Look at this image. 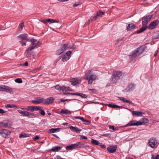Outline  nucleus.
I'll list each match as a JSON object with an SVG mask.
<instances>
[{
  "label": "nucleus",
  "instance_id": "f257e3e1",
  "mask_svg": "<svg viewBox=\"0 0 159 159\" xmlns=\"http://www.w3.org/2000/svg\"><path fill=\"white\" fill-rule=\"evenodd\" d=\"M97 77L96 75L93 74V71L92 70H88L85 74L84 79L88 80V84H91L96 80Z\"/></svg>",
  "mask_w": 159,
  "mask_h": 159
},
{
  "label": "nucleus",
  "instance_id": "f03ea898",
  "mask_svg": "<svg viewBox=\"0 0 159 159\" xmlns=\"http://www.w3.org/2000/svg\"><path fill=\"white\" fill-rule=\"evenodd\" d=\"M145 50L144 47L142 46L135 49L130 53L129 55V57L133 60L136 57H138L141 55L144 52ZM133 61V60H132Z\"/></svg>",
  "mask_w": 159,
  "mask_h": 159
},
{
  "label": "nucleus",
  "instance_id": "7ed1b4c3",
  "mask_svg": "<svg viewBox=\"0 0 159 159\" xmlns=\"http://www.w3.org/2000/svg\"><path fill=\"white\" fill-rule=\"evenodd\" d=\"M122 72L120 71H116L114 72L111 77L112 81L114 83H116L121 77Z\"/></svg>",
  "mask_w": 159,
  "mask_h": 159
},
{
  "label": "nucleus",
  "instance_id": "20e7f679",
  "mask_svg": "<svg viewBox=\"0 0 159 159\" xmlns=\"http://www.w3.org/2000/svg\"><path fill=\"white\" fill-rule=\"evenodd\" d=\"M29 41L31 43V46L29 48L30 50H33L37 48L41 44L37 40L33 39H30Z\"/></svg>",
  "mask_w": 159,
  "mask_h": 159
},
{
  "label": "nucleus",
  "instance_id": "39448f33",
  "mask_svg": "<svg viewBox=\"0 0 159 159\" xmlns=\"http://www.w3.org/2000/svg\"><path fill=\"white\" fill-rule=\"evenodd\" d=\"M22 40L21 41H20V42L21 43L22 46L26 45V42L27 41H29L30 39H28V35L27 34H23L20 35L18 36Z\"/></svg>",
  "mask_w": 159,
  "mask_h": 159
},
{
  "label": "nucleus",
  "instance_id": "423d86ee",
  "mask_svg": "<svg viewBox=\"0 0 159 159\" xmlns=\"http://www.w3.org/2000/svg\"><path fill=\"white\" fill-rule=\"evenodd\" d=\"M153 15H148L144 16L142 18V25L143 26H145L148 24V22L149 21L152 16Z\"/></svg>",
  "mask_w": 159,
  "mask_h": 159
},
{
  "label": "nucleus",
  "instance_id": "0eeeda50",
  "mask_svg": "<svg viewBox=\"0 0 159 159\" xmlns=\"http://www.w3.org/2000/svg\"><path fill=\"white\" fill-rule=\"evenodd\" d=\"M11 132L9 130L3 129H0V135L3 137L7 138V137L11 134Z\"/></svg>",
  "mask_w": 159,
  "mask_h": 159
},
{
  "label": "nucleus",
  "instance_id": "6e6552de",
  "mask_svg": "<svg viewBox=\"0 0 159 159\" xmlns=\"http://www.w3.org/2000/svg\"><path fill=\"white\" fill-rule=\"evenodd\" d=\"M13 91L12 89L8 86L0 85V91H5L7 92L11 93Z\"/></svg>",
  "mask_w": 159,
  "mask_h": 159
},
{
  "label": "nucleus",
  "instance_id": "1a4fd4ad",
  "mask_svg": "<svg viewBox=\"0 0 159 159\" xmlns=\"http://www.w3.org/2000/svg\"><path fill=\"white\" fill-rule=\"evenodd\" d=\"M32 50H30L28 48L25 52V57L29 59L34 58V53L30 52Z\"/></svg>",
  "mask_w": 159,
  "mask_h": 159
},
{
  "label": "nucleus",
  "instance_id": "9d476101",
  "mask_svg": "<svg viewBox=\"0 0 159 159\" xmlns=\"http://www.w3.org/2000/svg\"><path fill=\"white\" fill-rule=\"evenodd\" d=\"M157 144V141L155 138H152L149 140L148 145L152 148H154Z\"/></svg>",
  "mask_w": 159,
  "mask_h": 159
},
{
  "label": "nucleus",
  "instance_id": "9b49d317",
  "mask_svg": "<svg viewBox=\"0 0 159 159\" xmlns=\"http://www.w3.org/2000/svg\"><path fill=\"white\" fill-rule=\"evenodd\" d=\"M159 23V20L157 19L152 22L148 26L149 29L152 30L156 26L158 25Z\"/></svg>",
  "mask_w": 159,
  "mask_h": 159
},
{
  "label": "nucleus",
  "instance_id": "f8f14e48",
  "mask_svg": "<svg viewBox=\"0 0 159 159\" xmlns=\"http://www.w3.org/2000/svg\"><path fill=\"white\" fill-rule=\"evenodd\" d=\"M141 125V123L139 122V121L136 120H133L130 121L128 124L126 125L125 126L126 127L130 126H139Z\"/></svg>",
  "mask_w": 159,
  "mask_h": 159
},
{
  "label": "nucleus",
  "instance_id": "ddd939ff",
  "mask_svg": "<svg viewBox=\"0 0 159 159\" xmlns=\"http://www.w3.org/2000/svg\"><path fill=\"white\" fill-rule=\"evenodd\" d=\"M72 53V51H69L67 52L66 54L63 56L61 60L63 61H65L68 60L71 56Z\"/></svg>",
  "mask_w": 159,
  "mask_h": 159
},
{
  "label": "nucleus",
  "instance_id": "4468645a",
  "mask_svg": "<svg viewBox=\"0 0 159 159\" xmlns=\"http://www.w3.org/2000/svg\"><path fill=\"white\" fill-rule=\"evenodd\" d=\"M18 112L22 114L23 116L28 117L29 116H34V114L33 113H30L29 112L25 111H23L21 110H18Z\"/></svg>",
  "mask_w": 159,
  "mask_h": 159
},
{
  "label": "nucleus",
  "instance_id": "2eb2a0df",
  "mask_svg": "<svg viewBox=\"0 0 159 159\" xmlns=\"http://www.w3.org/2000/svg\"><path fill=\"white\" fill-rule=\"evenodd\" d=\"M43 107H41L30 106L27 107V110L31 111H37L38 110H42Z\"/></svg>",
  "mask_w": 159,
  "mask_h": 159
},
{
  "label": "nucleus",
  "instance_id": "dca6fc26",
  "mask_svg": "<svg viewBox=\"0 0 159 159\" xmlns=\"http://www.w3.org/2000/svg\"><path fill=\"white\" fill-rule=\"evenodd\" d=\"M117 148V145L111 146L107 148V150L110 153H113L116 151Z\"/></svg>",
  "mask_w": 159,
  "mask_h": 159
},
{
  "label": "nucleus",
  "instance_id": "f3484780",
  "mask_svg": "<svg viewBox=\"0 0 159 159\" xmlns=\"http://www.w3.org/2000/svg\"><path fill=\"white\" fill-rule=\"evenodd\" d=\"M44 100L43 98H42L38 97L35 100H32L31 102L34 104H38L42 102Z\"/></svg>",
  "mask_w": 159,
  "mask_h": 159
},
{
  "label": "nucleus",
  "instance_id": "a211bd4d",
  "mask_svg": "<svg viewBox=\"0 0 159 159\" xmlns=\"http://www.w3.org/2000/svg\"><path fill=\"white\" fill-rule=\"evenodd\" d=\"M75 144L76 148H83L85 147H89V145H86L82 142H78Z\"/></svg>",
  "mask_w": 159,
  "mask_h": 159
},
{
  "label": "nucleus",
  "instance_id": "6ab92c4d",
  "mask_svg": "<svg viewBox=\"0 0 159 159\" xmlns=\"http://www.w3.org/2000/svg\"><path fill=\"white\" fill-rule=\"evenodd\" d=\"M66 45H63L61 46V48L57 51V54L59 55L66 50Z\"/></svg>",
  "mask_w": 159,
  "mask_h": 159
},
{
  "label": "nucleus",
  "instance_id": "aec40b11",
  "mask_svg": "<svg viewBox=\"0 0 159 159\" xmlns=\"http://www.w3.org/2000/svg\"><path fill=\"white\" fill-rule=\"evenodd\" d=\"M134 84L131 83L124 90L125 91L128 92L131 91L134 89Z\"/></svg>",
  "mask_w": 159,
  "mask_h": 159
},
{
  "label": "nucleus",
  "instance_id": "412c9836",
  "mask_svg": "<svg viewBox=\"0 0 159 159\" xmlns=\"http://www.w3.org/2000/svg\"><path fill=\"white\" fill-rule=\"evenodd\" d=\"M54 100V98L53 97H51L46 99L43 103L45 104H49L52 103Z\"/></svg>",
  "mask_w": 159,
  "mask_h": 159
},
{
  "label": "nucleus",
  "instance_id": "4be33fe9",
  "mask_svg": "<svg viewBox=\"0 0 159 159\" xmlns=\"http://www.w3.org/2000/svg\"><path fill=\"white\" fill-rule=\"evenodd\" d=\"M105 13L104 12L100 10L97 12L95 16H94V17L95 18L96 20L97 19L100 18H101L102 16L104 15Z\"/></svg>",
  "mask_w": 159,
  "mask_h": 159
},
{
  "label": "nucleus",
  "instance_id": "5701e85b",
  "mask_svg": "<svg viewBox=\"0 0 159 159\" xmlns=\"http://www.w3.org/2000/svg\"><path fill=\"white\" fill-rule=\"evenodd\" d=\"M131 112L132 115L135 116H141L142 115L144 114V113L139 111H132Z\"/></svg>",
  "mask_w": 159,
  "mask_h": 159
},
{
  "label": "nucleus",
  "instance_id": "b1692460",
  "mask_svg": "<svg viewBox=\"0 0 159 159\" xmlns=\"http://www.w3.org/2000/svg\"><path fill=\"white\" fill-rule=\"evenodd\" d=\"M11 125L8 122L4 123L1 122L0 123V127L3 128H9L11 127Z\"/></svg>",
  "mask_w": 159,
  "mask_h": 159
},
{
  "label": "nucleus",
  "instance_id": "393cba45",
  "mask_svg": "<svg viewBox=\"0 0 159 159\" xmlns=\"http://www.w3.org/2000/svg\"><path fill=\"white\" fill-rule=\"evenodd\" d=\"M137 26L133 24H129L128 25L126 29L127 31H129L134 29Z\"/></svg>",
  "mask_w": 159,
  "mask_h": 159
},
{
  "label": "nucleus",
  "instance_id": "a878e982",
  "mask_svg": "<svg viewBox=\"0 0 159 159\" xmlns=\"http://www.w3.org/2000/svg\"><path fill=\"white\" fill-rule=\"evenodd\" d=\"M76 148L75 144H72L71 145L67 146L66 147V149L68 150H72Z\"/></svg>",
  "mask_w": 159,
  "mask_h": 159
},
{
  "label": "nucleus",
  "instance_id": "bb28decb",
  "mask_svg": "<svg viewBox=\"0 0 159 159\" xmlns=\"http://www.w3.org/2000/svg\"><path fill=\"white\" fill-rule=\"evenodd\" d=\"M70 129L72 131L75 132L76 133H78L80 132L81 131L82 129H79L78 128V127H74L72 126H71L70 127Z\"/></svg>",
  "mask_w": 159,
  "mask_h": 159
},
{
  "label": "nucleus",
  "instance_id": "cd10ccee",
  "mask_svg": "<svg viewBox=\"0 0 159 159\" xmlns=\"http://www.w3.org/2000/svg\"><path fill=\"white\" fill-rule=\"evenodd\" d=\"M59 20H55L51 19H46V23H48L50 24L54 23H59Z\"/></svg>",
  "mask_w": 159,
  "mask_h": 159
},
{
  "label": "nucleus",
  "instance_id": "c85d7f7f",
  "mask_svg": "<svg viewBox=\"0 0 159 159\" xmlns=\"http://www.w3.org/2000/svg\"><path fill=\"white\" fill-rule=\"evenodd\" d=\"M148 28L147 26H143L142 28L139 30H138L136 32V33L137 34H139L144 31L147 28Z\"/></svg>",
  "mask_w": 159,
  "mask_h": 159
},
{
  "label": "nucleus",
  "instance_id": "c756f323",
  "mask_svg": "<svg viewBox=\"0 0 159 159\" xmlns=\"http://www.w3.org/2000/svg\"><path fill=\"white\" fill-rule=\"evenodd\" d=\"M71 84L73 85H76L79 84V80L77 78H73L71 81Z\"/></svg>",
  "mask_w": 159,
  "mask_h": 159
},
{
  "label": "nucleus",
  "instance_id": "7c9ffc66",
  "mask_svg": "<svg viewBox=\"0 0 159 159\" xmlns=\"http://www.w3.org/2000/svg\"><path fill=\"white\" fill-rule=\"evenodd\" d=\"M62 147L58 146H56L52 147V150L53 152H57L61 150Z\"/></svg>",
  "mask_w": 159,
  "mask_h": 159
},
{
  "label": "nucleus",
  "instance_id": "2f4dec72",
  "mask_svg": "<svg viewBox=\"0 0 159 159\" xmlns=\"http://www.w3.org/2000/svg\"><path fill=\"white\" fill-rule=\"evenodd\" d=\"M61 90L63 92H66L67 91H71V89L69 87L63 86L61 87Z\"/></svg>",
  "mask_w": 159,
  "mask_h": 159
},
{
  "label": "nucleus",
  "instance_id": "473e14b6",
  "mask_svg": "<svg viewBox=\"0 0 159 159\" xmlns=\"http://www.w3.org/2000/svg\"><path fill=\"white\" fill-rule=\"evenodd\" d=\"M60 112L61 113L66 115H70L71 114V112L68 110H64L62 109L61 110Z\"/></svg>",
  "mask_w": 159,
  "mask_h": 159
},
{
  "label": "nucleus",
  "instance_id": "72a5a7b5",
  "mask_svg": "<svg viewBox=\"0 0 159 159\" xmlns=\"http://www.w3.org/2000/svg\"><path fill=\"white\" fill-rule=\"evenodd\" d=\"M60 128H52L48 130V133H54L56 132H58L60 130Z\"/></svg>",
  "mask_w": 159,
  "mask_h": 159
},
{
  "label": "nucleus",
  "instance_id": "f704fd0d",
  "mask_svg": "<svg viewBox=\"0 0 159 159\" xmlns=\"http://www.w3.org/2000/svg\"><path fill=\"white\" fill-rule=\"evenodd\" d=\"M139 121L141 123V125L143 123H148L149 121L148 119L146 118H142V119H140Z\"/></svg>",
  "mask_w": 159,
  "mask_h": 159
},
{
  "label": "nucleus",
  "instance_id": "c9c22d12",
  "mask_svg": "<svg viewBox=\"0 0 159 159\" xmlns=\"http://www.w3.org/2000/svg\"><path fill=\"white\" fill-rule=\"evenodd\" d=\"M95 18L94 16H92L91 17L90 19L88 20V22L86 23V24L87 25H89L90 22H92V21L95 20Z\"/></svg>",
  "mask_w": 159,
  "mask_h": 159
},
{
  "label": "nucleus",
  "instance_id": "e433bc0d",
  "mask_svg": "<svg viewBox=\"0 0 159 159\" xmlns=\"http://www.w3.org/2000/svg\"><path fill=\"white\" fill-rule=\"evenodd\" d=\"M16 107H17V105L13 104H8L5 105V107L7 108H13Z\"/></svg>",
  "mask_w": 159,
  "mask_h": 159
},
{
  "label": "nucleus",
  "instance_id": "4c0bfd02",
  "mask_svg": "<svg viewBox=\"0 0 159 159\" xmlns=\"http://www.w3.org/2000/svg\"><path fill=\"white\" fill-rule=\"evenodd\" d=\"M30 135L29 134H26L25 133L21 134H20L19 137L20 138L28 137H30Z\"/></svg>",
  "mask_w": 159,
  "mask_h": 159
},
{
  "label": "nucleus",
  "instance_id": "58836bf2",
  "mask_svg": "<svg viewBox=\"0 0 159 159\" xmlns=\"http://www.w3.org/2000/svg\"><path fill=\"white\" fill-rule=\"evenodd\" d=\"M91 143L95 145H98L100 144V142L98 141L93 139H91Z\"/></svg>",
  "mask_w": 159,
  "mask_h": 159
},
{
  "label": "nucleus",
  "instance_id": "ea45409f",
  "mask_svg": "<svg viewBox=\"0 0 159 159\" xmlns=\"http://www.w3.org/2000/svg\"><path fill=\"white\" fill-rule=\"evenodd\" d=\"M75 94V95L79 96L83 98H86L87 97L86 95L82 93H76Z\"/></svg>",
  "mask_w": 159,
  "mask_h": 159
},
{
  "label": "nucleus",
  "instance_id": "a19ab883",
  "mask_svg": "<svg viewBox=\"0 0 159 159\" xmlns=\"http://www.w3.org/2000/svg\"><path fill=\"white\" fill-rule=\"evenodd\" d=\"M124 39L123 38L119 39H117L116 41V43H115L116 44H118L120 43V42H121L120 43H122L124 42Z\"/></svg>",
  "mask_w": 159,
  "mask_h": 159
},
{
  "label": "nucleus",
  "instance_id": "79ce46f5",
  "mask_svg": "<svg viewBox=\"0 0 159 159\" xmlns=\"http://www.w3.org/2000/svg\"><path fill=\"white\" fill-rule=\"evenodd\" d=\"M63 45H66V50H67L68 49H74L75 48L74 46H72L71 45L69 46L67 44H64Z\"/></svg>",
  "mask_w": 159,
  "mask_h": 159
},
{
  "label": "nucleus",
  "instance_id": "37998d69",
  "mask_svg": "<svg viewBox=\"0 0 159 159\" xmlns=\"http://www.w3.org/2000/svg\"><path fill=\"white\" fill-rule=\"evenodd\" d=\"M15 81L16 82L19 84L23 82L22 79L21 78L16 79L15 80Z\"/></svg>",
  "mask_w": 159,
  "mask_h": 159
},
{
  "label": "nucleus",
  "instance_id": "c03bdc74",
  "mask_svg": "<svg viewBox=\"0 0 159 159\" xmlns=\"http://www.w3.org/2000/svg\"><path fill=\"white\" fill-rule=\"evenodd\" d=\"M143 2L148 4H151L154 1L153 0H143Z\"/></svg>",
  "mask_w": 159,
  "mask_h": 159
},
{
  "label": "nucleus",
  "instance_id": "a18cd8bd",
  "mask_svg": "<svg viewBox=\"0 0 159 159\" xmlns=\"http://www.w3.org/2000/svg\"><path fill=\"white\" fill-rule=\"evenodd\" d=\"M151 158L152 159H159V155H157L155 156L152 155Z\"/></svg>",
  "mask_w": 159,
  "mask_h": 159
},
{
  "label": "nucleus",
  "instance_id": "49530a36",
  "mask_svg": "<svg viewBox=\"0 0 159 159\" xmlns=\"http://www.w3.org/2000/svg\"><path fill=\"white\" fill-rule=\"evenodd\" d=\"M24 24L23 23H20L19 25V29L20 30H21L22 29L23 27H24Z\"/></svg>",
  "mask_w": 159,
  "mask_h": 159
},
{
  "label": "nucleus",
  "instance_id": "de8ad7c7",
  "mask_svg": "<svg viewBox=\"0 0 159 159\" xmlns=\"http://www.w3.org/2000/svg\"><path fill=\"white\" fill-rule=\"evenodd\" d=\"M61 87L59 85H57L55 86V88L57 90H61Z\"/></svg>",
  "mask_w": 159,
  "mask_h": 159
},
{
  "label": "nucleus",
  "instance_id": "09e8293b",
  "mask_svg": "<svg viewBox=\"0 0 159 159\" xmlns=\"http://www.w3.org/2000/svg\"><path fill=\"white\" fill-rule=\"evenodd\" d=\"M125 102L127 103H129V104H130L132 105L134 104V103L132 102L131 101H130L129 100H127L126 99H125Z\"/></svg>",
  "mask_w": 159,
  "mask_h": 159
},
{
  "label": "nucleus",
  "instance_id": "8fccbe9b",
  "mask_svg": "<svg viewBox=\"0 0 159 159\" xmlns=\"http://www.w3.org/2000/svg\"><path fill=\"white\" fill-rule=\"evenodd\" d=\"M125 102L127 103H129V104H130L132 105L134 104V103L132 102L131 101H130L129 100H127L126 99H125Z\"/></svg>",
  "mask_w": 159,
  "mask_h": 159
},
{
  "label": "nucleus",
  "instance_id": "3c124183",
  "mask_svg": "<svg viewBox=\"0 0 159 159\" xmlns=\"http://www.w3.org/2000/svg\"><path fill=\"white\" fill-rule=\"evenodd\" d=\"M80 139H87L88 138L86 136H84L83 135H80Z\"/></svg>",
  "mask_w": 159,
  "mask_h": 159
},
{
  "label": "nucleus",
  "instance_id": "603ef678",
  "mask_svg": "<svg viewBox=\"0 0 159 159\" xmlns=\"http://www.w3.org/2000/svg\"><path fill=\"white\" fill-rule=\"evenodd\" d=\"M106 105L109 107L114 108V104H107Z\"/></svg>",
  "mask_w": 159,
  "mask_h": 159
},
{
  "label": "nucleus",
  "instance_id": "864d4df0",
  "mask_svg": "<svg viewBox=\"0 0 159 159\" xmlns=\"http://www.w3.org/2000/svg\"><path fill=\"white\" fill-rule=\"evenodd\" d=\"M109 127L110 129H112L114 130H117V129L115 128L114 126L113 125H110Z\"/></svg>",
  "mask_w": 159,
  "mask_h": 159
},
{
  "label": "nucleus",
  "instance_id": "5fc2aeb1",
  "mask_svg": "<svg viewBox=\"0 0 159 159\" xmlns=\"http://www.w3.org/2000/svg\"><path fill=\"white\" fill-rule=\"evenodd\" d=\"M76 93H65V94L67 95H75Z\"/></svg>",
  "mask_w": 159,
  "mask_h": 159
},
{
  "label": "nucleus",
  "instance_id": "6e6d98bb",
  "mask_svg": "<svg viewBox=\"0 0 159 159\" xmlns=\"http://www.w3.org/2000/svg\"><path fill=\"white\" fill-rule=\"evenodd\" d=\"M122 108V107L121 106H119L117 105L114 104V108L117 109V108Z\"/></svg>",
  "mask_w": 159,
  "mask_h": 159
},
{
  "label": "nucleus",
  "instance_id": "4d7b16f0",
  "mask_svg": "<svg viewBox=\"0 0 159 159\" xmlns=\"http://www.w3.org/2000/svg\"><path fill=\"white\" fill-rule=\"evenodd\" d=\"M41 110V111L40 112V114L43 116H44L45 114V111L44 110H43L42 109Z\"/></svg>",
  "mask_w": 159,
  "mask_h": 159
},
{
  "label": "nucleus",
  "instance_id": "13d9d810",
  "mask_svg": "<svg viewBox=\"0 0 159 159\" xmlns=\"http://www.w3.org/2000/svg\"><path fill=\"white\" fill-rule=\"evenodd\" d=\"M60 100L61 102H65V101H70L71 100V99H60Z\"/></svg>",
  "mask_w": 159,
  "mask_h": 159
},
{
  "label": "nucleus",
  "instance_id": "bf43d9fd",
  "mask_svg": "<svg viewBox=\"0 0 159 159\" xmlns=\"http://www.w3.org/2000/svg\"><path fill=\"white\" fill-rule=\"evenodd\" d=\"M120 100L121 101H123L124 102H125V99L124 97H120L119 98Z\"/></svg>",
  "mask_w": 159,
  "mask_h": 159
},
{
  "label": "nucleus",
  "instance_id": "052dcab7",
  "mask_svg": "<svg viewBox=\"0 0 159 159\" xmlns=\"http://www.w3.org/2000/svg\"><path fill=\"white\" fill-rule=\"evenodd\" d=\"M99 146H101L102 148H106V147L105 145L103 144L102 143H101L99 144Z\"/></svg>",
  "mask_w": 159,
  "mask_h": 159
},
{
  "label": "nucleus",
  "instance_id": "680f3d73",
  "mask_svg": "<svg viewBox=\"0 0 159 159\" xmlns=\"http://www.w3.org/2000/svg\"><path fill=\"white\" fill-rule=\"evenodd\" d=\"M80 4V3L78 2H76L73 5V7H75Z\"/></svg>",
  "mask_w": 159,
  "mask_h": 159
},
{
  "label": "nucleus",
  "instance_id": "e2e57ef3",
  "mask_svg": "<svg viewBox=\"0 0 159 159\" xmlns=\"http://www.w3.org/2000/svg\"><path fill=\"white\" fill-rule=\"evenodd\" d=\"M39 21L45 24H46V19L39 20Z\"/></svg>",
  "mask_w": 159,
  "mask_h": 159
},
{
  "label": "nucleus",
  "instance_id": "0e129e2a",
  "mask_svg": "<svg viewBox=\"0 0 159 159\" xmlns=\"http://www.w3.org/2000/svg\"><path fill=\"white\" fill-rule=\"evenodd\" d=\"M6 111L2 109H0V113L3 114L6 113Z\"/></svg>",
  "mask_w": 159,
  "mask_h": 159
},
{
  "label": "nucleus",
  "instance_id": "69168bd1",
  "mask_svg": "<svg viewBox=\"0 0 159 159\" xmlns=\"http://www.w3.org/2000/svg\"><path fill=\"white\" fill-rule=\"evenodd\" d=\"M55 159H63L61 158L60 156L58 155L56 156L55 158Z\"/></svg>",
  "mask_w": 159,
  "mask_h": 159
},
{
  "label": "nucleus",
  "instance_id": "338daca9",
  "mask_svg": "<svg viewBox=\"0 0 159 159\" xmlns=\"http://www.w3.org/2000/svg\"><path fill=\"white\" fill-rule=\"evenodd\" d=\"M39 137L38 136H36L34 138V140H36L39 139Z\"/></svg>",
  "mask_w": 159,
  "mask_h": 159
},
{
  "label": "nucleus",
  "instance_id": "774afa93",
  "mask_svg": "<svg viewBox=\"0 0 159 159\" xmlns=\"http://www.w3.org/2000/svg\"><path fill=\"white\" fill-rule=\"evenodd\" d=\"M28 65V63L27 61L25 62L22 65L24 66H26Z\"/></svg>",
  "mask_w": 159,
  "mask_h": 159
}]
</instances>
